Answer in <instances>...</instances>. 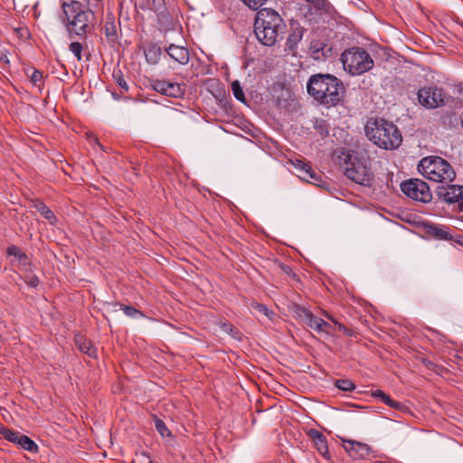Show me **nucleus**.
I'll use <instances>...</instances> for the list:
<instances>
[{
    "mask_svg": "<svg viewBox=\"0 0 463 463\" xmlns=\"http://www.w3.org/2000/svg\"><path fill=\"white\" fill-rule=\"evenodd\" d=\"M82 44L79 42H72L69 45V50L74 54L77 60L81 61Z\"/></svg>",
    "mask_w": 463,
    "mask_h": 463,
    "instance_id": "2f4dec72",
    "label": "nucleus"
},
{
    "mask_svg": "<svg viewBox=\"0 0 463 463\" xmlns=\"http://www.w3.org/2000/svg\"><path fill=\"white\" fill-rule=\"evenodd\" d=\"M75 343L78 346V348L84 354H88L90 357H96L98 350L97 348L92 345V344L84 338L81 335H77L75 337Z\"/></svg>",
    "mask_w": 463,
    "mask_h": 463,
    "instance_id": "aec40b11",
    "label": "nucleus"
},
{
    "mask_svg": "<svg viewBox=\"0 0 463 463\" xmlns=\"http://www.w3.org/2000/svg\"><path fill=\"white\" fill-rule=\"evenodd\" d=\"M298 315L310 328L317 331L318 330L322 318L315 317L312 312L305 307L298 308Z\"/></svg>",
    "mask_w": 463,
    "mask_h": 463,
    "instance_id": "a211bd4d",
    "label": "nucleus"
},
{
    "mask_svg": "<svg viewBox=\"0 0 463 463\" xmlns=\"http://www.w3.org/2000/svg\"><path fill=\"white\" fill-rule=\"evenodd\" d=\"M286 24L275 10L263 8L257 13L254 33L263 45L273 46L285 33Z\"/></svg>",
    "mask_w": 463,
    "mask_h": 463,
    "instance_id": "f03ea898",
    "label": "nucleus"
},
{
    "mask_svg": "<svg viewBox=\"0 0 463 463\" xmlns=\"http://www.w3.org/2000/svg\"><path fill=\"white\" fill-rule=\"evenodd\" d=\"M17 444L20 445L24 449L30 452H35L38 450V446L36 443L26 435L21 434Z\"/></svg>",
    "mask_w": 463,
    "mask_h": 463,
    "instance_id": "5701e85b",
    "label": "nucleus"
},
{
    "mask_svg": "<svg viewBox=\"0 0 463 463\" xmlns=\"http://www.w3.org/2000/svg\"><path fill=\"white\" fill-rule=\"evenodd\" d=\"M419 172L427 179L440 183H451L456 178V172L452 165L439 156H427L418 165Z\"/></svg>",
    "mask_w": 463,
    "mask_h": 463,
    "instance_id": "39448f33",
    "label": "nucleus"
},
{
    "mask_svg": "<svg viewBox=\"0 0 463 463\" xmlns=\"http://www.w3.org/2000/svg\"><path fill=\"white\" fill-rule=\"evenodd\" d=\"M1 433L3 434V436L5 437V439H7L8 441L14 442L15 444H17V442L19 440V437L21 436V433L14 431L13 430L7 429V428L3 429Z\"/></svg>",
    "mask_w": 463,
    "mask_h": 463,
    "instance_id": "c756f323",
    "label": "nucleus"
},
{
    "mask_svg": "<svg viewBox=\"0 0 463 463\" xmlns=\"http://www.w3.org/2000/svg\"><path fill=\"white\" fill-rule=\"evenodd\" d=\"M61 8L63 11L61 22L69 33V38L72 39L76 35L85 39L86 34L90 31V23L94 14L90 10H84L82 4L79 1L63 2Z\"/></svg>",
    "mask_w": 463,
    "mask_h": 463,
    "instance_id": "20e7f679",
    "label": "nucleus"
},
{
    "mask_svg": "<svg viewBox=\"0 0 463 463\" xmlns=\"http://www.w3.org/2000/svg\"><path fill=\"white\" fill-rule=\"evenodd\" d=\"M342 441L343 448L354 459L364 458L371 453V448L365 443L346 439H342Z\"/></svg>",
    "mask_w": 463,
    "mask_h": 463,
    "instance_id": "f8f14e48",
    "label": "nucleus"
},
{
    "mask_svg": "<svg viewBox=\"0 0 463 463\" xmlns=\"http://www.w3.org/2000/svg\"><path fill=\"white\" fill-rule=\"evenodd\" d=\"M417 97L422 107L433 109L444 106L447 95L442 88L428 86L420 88L418 90Z\"/></svg>",
    "mask_w": 463,
    "mask_h": 463,
    "instance_id": "6e6552de",
    "label": "nucleus"
},
{
    "mask_svg": "<svg viewBox=\"0 0 463 463\" xmlns=\"http://www.w3.org/2000/svg\"><path fill=\"white\" fill-rule=\"evenodd\" d=\"M309 50L311 57L316 61H325L333 54V46L320 40H312Z\"/></svg>",
    "mask_w": 463,
    "mask_h": 463,
    "instance_id": "ddd939ff",
    "label": "nucleus"
},
{
    "mask_svg": "<svg viewBox=\"0 0 463 463\" xmlns=\"http://www.w3.org/2000/svg\"><path fill=\"white\" fill-rule=\"evenodd\" d=\"M252 308L258 313L267 317L269 319H272V317L275 315L273 311L269 310L267 306L263 304H260L257 302H253L251 304Z\"/></svg>",
    "mask_w": 463,
    "mask_h": 463,
    "instance_id": "c85d7f7f",
    "label": "nucleus"
},
{
    "mask_svg": "<svg viewBox=\"0 0 463 463\" xmlns=\"http://www.w3.org/2000/svg\"><path fill=\"white\" fill-rule=\"evenodd\" d=\"M28 284H29L31 287H33V288H36V287L38 286V284H39V279H38V278H37V277H35V276H34V277H32V278L30 279V281L28 282Z\"/></svg>",
    "mask_w": 463,
    "mask_h": 463,
    "instance_id": "ea45409f",
    "label": "nucleus"
},
{
    "mask_svg": "<svg viewBox=\"0 0 463 463\" xmlns=\"http://www.w3.org/2000/svg\"><path fill=\"white\" fill-rule=\"evenodd\" d=\"M113 79L123 90H125L126 92L128 91V85L125 80L123 73L120 70L114 71Z\"/></svg>",
    "mask_w": 463,
    "mask_h": 463,
    "instance_id": "7c9ffc66",
    "label": "nucleus"
},
{
    "mask_svg": "<svg viewBox=\"0 0 463 463\" xmlns=\"http://www.w3.org/2000/svg\"><path fill=\"white\" fill-rule=\"evenodd\" d=\"M339 164L345 167V175L353 182L371 186L373 182V173L370 166L361 161L355 162L351 151H344L338 156Z\"/></svg>",
    "mask_w": 463,
    "mask_h": 463,
    "instance_id": "423d86ee",
    "label": "nucleus"
},
{
    "mask_svg": "<svg viewBox=\"0 0 463 463\" xmlns=\"http://www.w3.org/2000/svg\"><path fill=\"white\" fill-rule=\"evenodd\" d=\"M104 33L108 41L114 43L117 39V26L114 21H107L104 28Z\"/></svg>",
    "mask_w": 463,
    "mask_h": 463,
    "instance_id": "b1692460",
    "label": "nucleus"
},
{
    "mask_svg": "<svg viewBox=\"0 0 463 463\" xmlns=\"http://www.w3.org/2000/svg\"><path fill=\"white\" fill-rule=\"evenodd\" d=\"M401 190L402 193L416 201L422 203L430 202L432 194L429 185L420 179H409L401 184Z\"/></svg>",
    "mask_w": 463,
    "mask_h": 463,
    "instance_id": "1a4fd4ad",
    "label": "nucleus"
},
{
    "mask_svg": "<svg viewBox=\"0 0 463 463\" xmlns=\"http://www.w3.org/2000/svg\"><path fill=\"white\" fill-rule=\"evenodd\" d=\"M425 232L428 235L438 240H450L451 235L444 225H437L432 223L425 224Z\"/></svg>",
    "mask_w": 463,
    "mask_h": 463,
    "instance_id": "f3484780",
    "label": "nucleus"
},
{
    "mask_svg": "<svg viewBox=\"0 0 463 463\" xmlns=\"http://www.w3.org/2000/svg\"><path fill=\"white\" fill-rule=\"evenodd\" d=\"M335 386L344 392H352L355 389V384L349 379H339L335 383Z\"/></svg>",
    "mask_w": 463,
    "mask_h": 463,
    "instance_id": "bb28decb",
    "label": "nucleus"
},
{
    "mask_svg": "<svg viewBox=\"0 0 463 463\" xmlns=\"http://www.w3.org/2000/svg\"><path fill=\"white\" fill-rule=\"evenodd\" d=\"M438 197L447 203H458L459 212H463V185L443 184L437 187Z\"/></svg>",
    "mask_w": 463,
    "mask_h": 463,
    "instance_id": "9d476101",
    "label": "nucleus"
},
{
    "mask_svg": "<svg viewBox=\"0 0 463 463\" xmlns=\"http://www.w3.org/2000/svg\"><path fill=\"white\" fill-rule=\"evenodd\" d=\"M462 128H463V118H462Z\"/></svg>",
    "mask_w": 463,
    "mask_h": 463,
    "instance_id": "37998d69",
    "label": "nucleus"
},
{
    "mask_svg": "<svg viewBox=\"0 0 463 463\" xmlns=\"http://www.w3.org/2000/svg\"><path fill=\"white\" fill-rule=\"evenodd\" d=\"M165 52L174 61L180 64L185 65L189 62V51L184 46L170 44L167 48H165Z\"/></svg>",
    "mask_w": 463,
    "mask_h": 463,
    "instance_id": "dca6fc26",
    "label": "nucleus"
},
{
    "mask_svg": "<svg viewBox=\"0 0 463 463\" xmlns=\"http://www.w3.org/2000/svg\"><path fill=\"white\" fill-rule=\"evenodd\" d=\"M121 309L123 310L126 316L130 317H144L143 313L140 310L131 306L121 305Z\"/></svg>",
    "mask_w": 463,
    "mask_h": 463,
    "instance_id": "473e14b6",
    "label": "nucleus"
},
{
    "mask_svg": "<svg viewBox=\"0 0 463 463\" xmlns=\"http://www.w3.org/2000/svg\"><path fill=\"white\" fill-rule=\"evenodd\" d=\"M307 435L312 439V442L314 443L317 452L321 456L328 458L329 450L326 436L316 429H309L307 432Z\"/></svg>",
    "mask_w": 463,
    "mask_h": 463,
    "instance_id": "2eb2a0df",
    "label": "nucleus"
},
{
    "mask_svg": "<svg viewBox=\"0 0 463 463\" xmlns=\"http://www.w3.org/2000/svg\"><path fill=\"white\" fill-rule=\"evenodd\" d=\"M345 71L351 75H361L373 69L374 62L369 52L361 47H352L341 55Z\"/></svg>",
    "mask_w": 463,
    "mask_h": 463,
    "instance_id": "0eeeda50",
    "label": "nucleus"
},
{
    "mask_svg": "<svg viewBox=\"0 0 463 463\" xmlns=\"http://www.w3.org/2000/svg\"><path fill=\"white\" fill-rule=\"evenodd\" d=\"M372 396L380 399L384 404L396 410H402L404 406L402 403L392 400L389 395L381 390H376L372 392Z\"/></svg>",
    "mask_w": 463,
    "mask_h": 463,
    "instance_id": "412c9836",
    "label": "nucleus"
},
{
    "mask_svg": "<svg viewBox=\"0 0 463 463\" xmlns=\"http://www.w3.org/2000/svg\"><path fill=\"white\" fill-rule=\"evenodd\" d=\"M154 421H155V428H156V430L159 432V434L163 438L170 437L171 436V431L168 430V428L166 427L165 423L161 419H159L158 417H156L155 415L154 416Z\"/></svg>",
    "mask_w": 463,
    "mask_h": 463,
    "instance_id": "a878e982",
    "label": "nucleus"
},
{
    "mask_svg": "<svg viewBox=\"0 0 463 463\" xmlns=\"http://www.w3.org/2000/svg\"><path fill=\"white\" fill-rule=\"evenodd\" d=\"M145 55L148 63L156 64L160 59L161 48L153 44L145 51Z\"/></svg>",
    "mask_w": 463,
    "mask_h": 463,
    "instance_id": "4be33fe9",
    "label": "nucleus"
},
{
    "mask_svg": "<svg viewBox=\"0 0 463 463\" xmlns=\"http://www.w3.org/2000/svg\"><path fill=\"white\" fill-rule=\"evenodd\" d=\"M232 93H233L234 97L239 101L243 102V103L246 101V98H245L244 92L242 90V88H241V83L239 82V80H234L232 83Z\"/></svg>",
    "mask_w": 463,
    "mask_h": 463,
    "instance_id": "cd10ccee",
    "label": "nucleus"
},
{
    "mask_svg": "<svg viewBox=\"0 0 463 463\" xmlns=\"http://www.w3.org/2000/svg\"><path fill=\"white\" fill-rule=\"evenodd\" d=\"M147 463H156V462L148 458Z\"/></svg>",
    "mask_w": 463,
    "mask_h": 463,
    "instance_id": "79ce46f5",
    "label": "nucleus"
},
{
    "mask_svg": "<svg viewBox=\"0 0 463 463\" xmlns=\"http://www.w3.org/2000/svg\"><path fill=\"white\" fill-rule=\"evenodd\" d=\"M246 5H248L251 9H258L261 6L266 0H242Z\"/></svg>",
    "mask_w": 463,
    "mask_h": 463,
    "instance_id": "c9c22d12",
    "label": "nucleus"
},
{
    "mask_svg": "<svg viewBox=\"0 0 463 463\" xmlns=\"http://www.w3.org/2000/svg\"><path fill=\"white\" fill-rule=\"evenodd\" d=\"M7 253L9 255H14L20 261H22L23 260H26L27 257L26 255L21 251V250L16 247V246H11L7 249Z\"/></svg>",
    "mask_w": 463,
    "mask_h": 463,
    "instance_id": "72a5a7b5",
    "label": "nucleus"
},
{
    "mask_svg": "<svg viewBox=\"0 0 463 463\" xmlns=\"http://www.w3.org/2000/svg\"><path fill=\"white\" fill-rule=\"evenodd\" d=\"M293 165L299 171V177L301 179L320 186L321 175H317L307 163L297 159L293 162Z\"/></svg>",
    "mask_w": 463,
    "mask_h": 463,
    "instance_id": "4468645a",
    "label": "nucleus"
},
{
    "mask_svg": "<svg viewBox=\"0 0 463 463\" xmlns=\"http://www.w3.org/2000/svg\"><path fill=\"white\" fill-rule=\"evenodd\" d=\"M324 315L326 318L331 320L335 325L337 324V320H335L330 314H328L327 312H324Z\"/></svg>",
    "mask_w": 463,
    "mask_h": 463,
    "instance_id": "a19ab883",
    "label": "nucleus"
},
{
    "mask_svg": "<svg viewBox=\"0 0 463 463\" xmlns=\"http://www.w3.org/2000/svg\"><path fill=\"white\" fill-rule=\"evenodd\" d=\"M307 90L317 102L327 108L337 105L343 99L345 87L333 74H313L307 83Z\"/></svg>",
    "mask_w": 463,
    "mask_h": 463,
    "instance_id": "f257e3e1",
    "label": "nucleus"
},
{
    "mask_svg": "<svg viewBox=\"0 0 463 463\" xmlns=\"http://www.w3.org/2000/svg\"><path fill=\"white\" fill-rule=\"evenodd\" d=\"M37 211L52 224L56 220L52 211L43 203L39 202L35 204Z\"/></svg>",
    "mask_w": 463,
    "mask_h": 463,
    "instance_id": "393cba45",
    "label": "nucleus"
},
{
    "mask_svg": "<svg viewBox=\"0 0 463 463\" xmlns=\"http://www.w3.org/2000/svg\"><path fill=\"white\" fill-rule=\"evenodd\" d=\"M331 328H332V326L329 323L321 319L317 332H324V333L329 334Z\"/></svg>",
    "mask_w": 463,
    "mask_h": 463,
    "instance_id": "4c0bfd02",
    "label": "nucleus"
},
{
    "mask_svg": "<svg viewBox=\"0 0 463 463\" xmlns=\"http://www.w3.org/2000/svg\"><path fill=\"white\" fill-rule=\"evenodd\" d=\"M364 131L368 139L382 149H397L402 142V136L397 126L384 118L368 120Z\"/></svg>",
    "mask_w": 463,
    "mask_h": 463,
    "instance_id": "7ed1b4c3",
    "label": "nucleus"
},
{
    "mask_svg": "<svg viewBox=\"0 0 463 463\" xmlns=\"http://www.w3.org/2000/svg\"><path fill=\"white\" fill-rule=\"evenodd\" d=\"M315 128H316V129H317L319 131V133L323 137H326V136L328 135V128H327V126L325 124L324 121H322L320 123H317Z\"/></svg>",
    "mask_w": 463,
    "mask_h": 463,
    "instance_id": "e433bc0d",
    "label": "nucleus"
},
{
    "mask_svg": "<svg viewBox=\"0 0 463 463\" xmlns=\"http://www.w3.org/2000/svg\"><path fill=\"white\" fill-rule=\"evenodd\" d=\"M335 326H337L338 330L344 332L346 335H353V331L347 327H345L343 324L339 323L337 321V324H335Z\"/></svg>",
    "mask_w": 463,
    "mask_h": 463,
    "instance_id": "58836bf2",
    "label": "nucleus"
},
{
    "mask_svg": "<svg viewBox=\"0 0 463 463\" xmlns=\"http://www.w3.org/2000/svg\"><path fill=\"white\" fill-rule=\"evenodd\" d=\"M43 77V76L42 71L34 70L30 76V80L34 86H40L39 83L42 82Z\"/></svg>",
    "mask_w": 463,
    "mask_h": 463,
    "instance_id": "f704fd0d",
    "label": "nucleus"
},
{
    "mask_svg": "<svg viewBox=\"0 0 463 463\" xmlns=\"http://www.w3.org/2000/svg\"><path fill=\"white\" fill-rule=\"evenodd\" d=\"M150 85L156 92L171 98H182L185 92V87L184 84L166 80H152Z\"/></svg>",
    "mask_w": 463,
    "mask_h": 463,
    "instance_id": "9b49d317",
    "label": "nucleus"
},
{
    "mask_svg": "<svg viewBox=\"0 0 463 463\" xmlns=\"http://www.w3.org/2000/svg\"><path fill=\"white\" fill-rule=\"evenodd\" d=\"M303 33L304 29L302 27H296L288 36L286 42V50L293 52L296 50L298 43L303 38Z\"/></svg>",
    "mask_w": 463,
    "mask_h": 463,
    "instance_id": "6ab92c4d",
    "label": "nucleus"
}]
</instances>
